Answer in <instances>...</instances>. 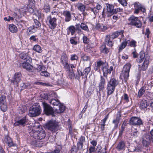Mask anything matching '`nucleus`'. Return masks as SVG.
I'll return each mask as SVG.
<instances>
[{"label": "nucleus", "mask_w": 153, "mask_h": 153, "mask_svg": "<svg viewBox=\"0 0 153 153\" xmlns=\"http://www.w3.org/2000/svg\"><path fill=\"white\" fill-rule=\"evenodd\" d=\"M101 51L102 53L106 54L108 53L109 52L108 49L105 46L102 47Z\"/></svg>", "instance_id": "nucleus-46"}, {"label": "nucleus", "mask_w": 153, "mask_h": 153, "mask_svg": "<svg viewBox=\"0 0 153 153\" xmlns=\"http://www.w3.org/2000/svg\"><path fill=\"white\" fill-rule=\"evenodd\" d=\"M77 7L78 10L82 13H84L85 11V6L82 3H78L77 4Z\"/></svg>", "instance_id": "nucleus-29"}, {"label": "nucleus", "mask_w": 153, "mask_h": 153, "mask_svg": "<svg viewBox=\"0 0 153 153\" xmlns=\"http://www.w3.org/2000/svg\"><path fill=\"white\" fill-rule=\"evenodd\" d=\"M62 149V147L61 146H58L54 151H52L51 152H49L48 153H59L60 150Z\"/></svg>", "instance_id": "nucleus-47"}, {"label": "nucleus", "mask_w": 153, "mask_h": 153, "mask_svg": "<svg viewBox=\"0 0 153 153\" xmlns=\"http://www.w3.org/2000/svg\"><path fill=\"white\" fill-rule=\"evenodd\" d=\"M115 89V87L107 84L106 88L107 97L113 94Z\"/></svg>", "instance_id": "nucleus-17"}, {"label": "nucleus", "mask_w": 153, "mask_h": 153, "mask_svg": "<svg viewBox=\"0 0 153 153\" xmlns=\"http://www.w3.org/2000/svg\"><path fill=\"white\" fill-rule=\"evenodd\" d=\"M33 50L36 52L41 53L42 51V50L40 46L38 45H35L33 48Z\"/></svg>", "instance_id": "nucleus-37"}, {"label": "nucleus", "mask_w": 153, "mask_h": 153, "mask_svg": "<svg viewBox=\"0 0 153 153\" xmlns=\"http://www.w3.org/2000/svg\"><path fill=\"white\" fill-rule=\"evenodd\" d=\"M95 150V148L94 146H91L89 149V153H94Z\"/></svg>", "instance_id": "nucleus-57"}, {"label": "nucleus", "mask_w": 153, "mask_h": 153, "mask_svg": "<svg viewBox=\"0 0 153 153\" xmlns=\"http://www.w3.org/2000/svg\"><path fill=\"white\" fill-rule=\"evenodd\" d=\"M123 31H117L114 33H113L111 36H110V38L112 39H114L117 38L118 36H121V38L123 35Z\"/></svg>", "instance_id": "nucleus-22"}, {"label": "nucleus", "mask_w": 153, "mask_h": 153, "mask_svg": "<svg viewBox=\"0 0 153 153\" xmlns=\"http://www.w3.org/2000/svg\"><path fill=\"white\" fill-rule=\"evenodd\" d=\"M37 27L33 25L28 27L27 30L29 32L31 33L35 32L37 31Z\"/></svg>", "instance_id": "nucleus-35"}, {"label": "nucleus", "mask_w": 153, "mask_h": 153, "mask_svg": "<svg viewBox=\"0 0 153 153\" xmlns=\"http://www.w3.org/2000/svg\"><path fill=\"white\" fill-rule=\"evenodd\" d=\"M105 79L102 76H101V78L99 84V90L100 91H103L105 88Z\"/></svg>", "instance_id": "nucleus-20"}, {"label": "nucleus", "mask_w": 153, "mask_h": 153, "mask_svg": "<svg viewBox=\"0 0 153 153\" xmlns=\"http://www.w3.org/2000/svg\"><path fill=\"white\" fill-rule=\"evenodd\" d=\"M96 27L99 30H103L106 29V27L103 26L102 24L101 25L99 24H98L96 25Z\"/></svg>", "instance_id": "nucleus-45"}, {"label": "nucleus", "mask_w": 153, "mask_h": 153, "mask_svg": "<svg viewBox=\"0 0 153 153\" xmlns=\"http://www.w3.org/2000/svg\"><path fill=\"white\" fill-rule=\"evenodd\" d=\"M83 40L84 43H88L89 42V39L86 36H83Z\"/></svg>", "instance_id": "nucleus-63"}, {"label": "nucleus", "mask_w": 153, "mask_h": 153, "mask_svg": "<svg viewBox=\"0 0 153 153\" xmlns=\"http://www.w3.org/2000/svg\"><path fill=\"white\" fill-rule=\"evenodd\" d=\"M121 116V114L119 113V114H118L117 115L116 119L113 120L112 123L114 124L115 127L117 128L118 126Z\"/></svg>", "instance_id": "nucleus-30"}, {"label": "nucleus", "mask_w": 153, "mask_h": 153, "mask_svg": "<svg viewBox=\"0 0 153 153\" xmlns=\"http://www.w3.org/2000/svg\"><path fill=\"white\" fill-rule=\"evenodd\" d=\"M78 59V57L75 54H71V60H77Z\"/></svg>", "instance_id": "nucleus-53"}, {"label": "nucleus", "mask_w": 153, "mask_h": 153, "mask_svg": "<svg viewBox=\"0 0 153 153\" xmlns=\"http://www.w3.org/2000/svg\"><path fill=\"white\" fill-rule=\"evenodd\" d=\"M134 6V13L135 14H137L139 13L140 11L143 13H145L146 10L145 7L143 5L139 2L137 1L135 2L133 4Z\"/></svg>", "instance_id": "nucleus-6"}, {"label": "nucleus", "mask_w": 153, "mask_h": 153, "mask_svg": "<svg viewBox=\"0 0 153 153\" xmlns=\"http://www.w3.org/2000/svg\"><path fill=\"white\" fill-rule=\"evenodd\" d=\"M27 120L26 117H25L21 119L20 120L16 121L14 123L13 125L15 126H24L25 124H26Z\"/></svg>", "instance_id": "nucleus-14"}, {"label": "nucleus", "mask_w": 153, "mask_h": 153, "mask_svg": "<svg viewBox=\"0 0 153 153\" xmlns=\"http://www.w3.org/2000/svg\"><path fill=\"white\" fill-rule=\"evenodd\" d=\"M20 56L21 58L25 60L29 57V56H27V53H21Z\"/></svg>", "instance_id": "nucleus-54"}, {"label": "nucleus", "mask_w": 153, "mask_h": 153, "mask_svg": "<svg viewBox=\"0 0 153 153\" xmlns=\"http://www.w3.org/2000/svg\"><path fill=\"white\" fill-rule=\"evenodd\" d=\"M29 133L31 137L37 140H42L44 139L46 136L45 131L43 129L39 131L35 130L32 129Z\"/></svg>", "instance_id": "nucleus-1"}, {"label": "nucleus", "mask_w": 153, "mask_h": 153, "mask_svg": "<svg viewBox=\"0 0 153 153\" xmlns=\"http://www.w3.org/2000/svg\"><path fill=\"white\" fill-rule=\"evenodd\" d=\"M41 96L43 99L47 100L49 99V97L48 94L47 93H44L41 94Z\"/></svg>", "instance_id": "nucleus-55"}, {"label": "nucleus", "mask_w": 153, "mask_h": 153, "mask_svg": "<svg viewBox=\"0 0 153 153\" xmlns=\"http://www.w3.org/2000/svg\"><path fill=\"white\" fill-rule=\"evenodd\" d=\"M146 90V87H142L139 90L138 92V95L139 97H141L144 93Z\"/></svg>", "instance_id": "nucleus-44"}, {"label": "nucleus", "mask_w": 153, "mask_h": 153, "mask_svg": "<svg viewBox=\"0 0 153 153\" xmlns=\"http://www.w3.org/2000/svg\"><path fill=\"white\" fill-rule=\"evenodd\" d=\"M131 67V65L129 63H127L124 66L123 70L120 75V78L121 79L123 80L124 79L125 81L127 80L129 76V73Z\"/></svg>", "instance_id": "nucleus-2"}, {"label": "nucleus", "mask_w": 153, "mask_h": 153, "mask_svg": "<svg viewBox=\"0 0 153 153\" xmlns=\"http://www.w3.org/2000/svg\"><path fill=\"white\" fill-rule=\"evenodd\" d=\"M102 17L105 18V17L107 16V17H109L111 16V15H110L107 12V11H106V12H105V10L104 9L103 10V11L102 12Z\"/></svg>", "instance_id": "nucleus-52"}, {"label": "nucleus", "mask_w": 153, "mask_h": 153, "mask_svg": "<svg viewBox=\"0 0 153 153\" xmlns=\"http://www.w3.org/2000/svg\"><path fill=\"white\" fill-rule=\"evenodd\" d=\"M32 144L36 147H40L42 146L43 143L42 141L34 140L32 142Z\"/></svg>", "instance_id": "nucleus-32"}, {"label": "nucleus", "mask_w": 153, "mask_h": 153, "mask_svg": "<svg viewBox=\"0 0 153 153\" xmlns=\"http://www.w3.org/2000/svg\"><path fill=\"white\" fill-rule=\"evenodd\" d=\"M80 27L83 30L88 31L89 30L88 26L85 23H82L80 25Z\"/></svg>", "instance_id": "nucleus-39"}, {"label": "nucleus", "mask_w": 153, "mask_h": 153, "mask_svg": "<svg viewBox=\"0 0 153 153\" xmlns=\"http://www.w3.org/2000/svg\"><path fill=\"white\" fill-rule=\"evenodd\" d=\"M35 14L38 17L39 19H40L42 18V13L40 11L37 10Z\"/></svg>", "instance_id": "nucleus-56"}, {"label": "nucleus", "mask_w": 153, "mask_h": 153, "mask_svg": "<svg viewBox=\"0 0 153 153\" xmlns=\"http://www.w3.org/2000/svg\"><path fill=\"white\" fill-rule=\"evenodd\" d=\"M104 63L102 62L101 61H99L97 62V65L100 68V67L102 66V67L103 66V65H104Z\"/></svg>", "instance_id": "nucleus-60"}, {"label": "nucleus", "mask_w": 153, "mask_h": 153, "mask_svg": "<svg viewBox=\"0 0 153 153\" xmlns=\"http://www.w3.org/2000/svg\"><path fill=\"white\" fill-rule=\"evenodd\" d=\"M33 125H34L33 126V128H32V127H30V130H29V131H31L32 130V129H34V128L35 129L39 128L40 127V125L39 123L38 122H35Z\"/></svg>", "instance_id": "nucleus-41"}, {"label": "nucleus", "mask_w": 153, "mask_h": 153, "mask_svg": "<svg viewBox=\"0 0 153 153\" xmlns=\"http://www.w3.org/2000/svg\"><path fill=\"white\" fill-rule=\"evenodd\" d=\"M46 126V128L53 133L56 132L59 129L58 123L54 120H50Z\"/></svg>", "instance_id": "nucleus-3"}, {"label": "nucleus", "mask_w": 153, "mask_h": 153, "mask_svg": "<svg viewBox=\"0 0 153 153\" xmlns=\"http://www.w3.org/2000/svg\"><path fill=\"white\" fill-rule=\"evenodd\" d=\"M130 125L133 126H140L143 124L141 120L137 117H132L130 120Z\"/></svg>", "instance_id": "nucleus-10"}, {"label": "nucleus", "mask_w": 153, "mask_h": 153, "mask_svg": "<svg viewBox=\"0 0 153 153\" xmlns=\"http://www.w3.org/2000/svg\"><path fill=\"white\" fill-rule=\"evenodd\" d=\"M22 67L27 70L29 71L31 70L33 67L28 62H24L22 64Z\"/></svg>", "instance_id": "nucleus-31"}, {"label": "nucleus", "mask_w": 153, "mask_h": 153, "mask_svg": "<svg viewBox=\"0 0 153 153\" xmlns=\"http://www.w3.org/2000/svg\"><path fill=\"white\" fill-rule=\"evenodd\" d=\"M63 15L65 16V21L68 22L71 19V16L70 11L65 10L63 12Z\"/></svg>", "instance_id": "nucleus-21"}, {"label": "nucleus", "mask_w": 153, "mask_h": 153, "mask_svg": "<svg viewBox=\"0 0 153 153\" xmlns=\"http://www.w3.org/2000/svg\"><path fill=\"white\" fill-rule=\"evenodd\" d=\"M43 9L45 11L46 13H48L50 11V7L46 2H44Z\"/></svg>", "instance_id": "nucleus-36"}, {"label": "nucleus", "mask_w": 153, "mask_h": 153, "mask_svg": "<svg viewBox=\"0 0 153 153\" xmlns=\"http://www.w3.org/2000/svg\"><path fill=\"white\" fill-rule=\"evenodd\" d=\"M102 70L103 72V74L104 76L106 77L108 74H111V71L113 70V67L111 66L110 67L109 69H108V65L104 64L102 67Z\"/></svg>", "instance_id": "nucleus-12"}, {"label": "nucleus", "mask_w": 153, "mask_h": 153, "mask_svg": "<svg viewBox=\"0 0 153 153\" xmlns=\"http://www.w3.org/2000/svg\"><path fill=\"white\" fill-rule=\"evenodd\" d=\"M46 22L51 29H54L57 26V19L54 17H52L51 15L47 16Z\"/></svg>", "instance_id": "nucleus-5"}, {"label": "nucleus", "mask_w": 153, "mask_h": 153, "mask_svg": "<svg viewBox=\"0 0 153 153\" xmlns=\"http://www.w3.org/2000/svg\"><path fill=\"white\" fill-rule=\"evenodd\" d=\"M106 6L107 12L111 15L116 12L114 9V6L112 5L107 4Z\"/></svg>", "instance_id": "nucleus-19"}, {"label": "nucleus", "mask_w": 153, "mask_h": 153, "mask_svg": "<svg viewBox=\"0 0 153 153\" xmlns=\"http://www.w3.org/2000/svg\"><path fill=\"white\" fill-rule=\"evenodd\" d=\"M149 104H148L147 101L146 100H142L141 101L139 107L142 110H145L146 109L147 107Z\"/></svg>", "instance_id": "nucleus-25"}, {"label": "nucleus", "mask_w": 153, "mask_h": 153, "mask_svg": "<svg viewBox=\"0 0 153 153\" xmlns=\"http://www.w3.org/2000/svg\"><path fill=\"white\" fill-rule=\"evenodd\" d=\"M9 30L10 31L13 33L17 32V28L16 26L13 24H10L9 25Z\"/></svg>", "instance_id": "nucleus-28"}, {"label": "nucleus", "mask_w": 153, "mask_h": 153, "mask_svg": "<svg viewBox=\"0 0 153 153\" xmlns=\"http://www.w3.org/2000/svg\"><path fill=\"white\" fill-rule=\"evenodd\" d=\"M145 54L144 52L143 51H141L139 53V57L136 59L137 62L140 63L143 61H144L145 59Z\"/></svg>", "instance_id": "nucleus-16"}, {"label": "nucleus", "mask_w": 153, "mask_h": 153, "mask_svg": "<svg viewBox=\"0 0 153 153\" xmlns=\"http://www.w3.org/2000/svg\"><path fill=\"white\" fill-rule=\"evenodd\" d=\"M67 30L68 35L71 34V35H73L75 33L76 28L74 26L71 25L67 28Z\"/></svg>", "instance_id": "nucleus-23"}, {"label": "nucleus", "mask_w": 153, "mask_h": 153, "mask_svg": "<svg viewBox=\"0 0 153 153\" xmlns=\"http://www.w3.org/2000/svg\"><path fill=\"white\" fill-rule=\"evenodd\" d=\"M58 108H56L55 109V112L57 114H60L62 113L64 111L65 107L63 104L61 103L59 105Z\"/></svg>", "instance_id": "nucleus-24"}, {"label": "nucleus", "mask_w": 153, "mask_h": 153, "mask_svg": "<svg viewBox=\"0 0 153 153\" xmlns=\"http://www.w3.org/2000/svg\"><path fill=\"white\" fill-rule=\"evenodd\" d=\"M110 36L107 35L106 36L105 38V41L107 43V45L111 47L113 46V42L110 40Z\"/></svg>", "instance_id": "nucleus-33"}, {"label": "nucleus", "mask_w": 153, "mask_h": 153, "mask_svg": "<svg viewBox=\"0 0 153 153\" xmlns=\"http://www.w3.org/2000/svg\"><path fill=\"white\" fill-rule=\"evenodd\" d=\"M127 42L126 41L123 42L119 47V51L120 52V51L122 50L126 46L127 44Z\"/></svg>", "instance_id": "nucleus-42"}, {"label": "nucleus", "mask_w": 153, "mask_h": 153, "mask_svg": "<svg viewBox=\"0 0 153 153\" xmlns=\"http://www.w3.org/2000/svg\"><path fill=\"white\" fill-rule=\"evenodd\" d=\"M125 146V144L124 142L121 141L118 144L116 147V149L119 151L124 150Z\"/></svg>", "instance_id": "nucleus-27"}, {"label": "nucleus", "mask_w": 153, "mask_h": 153, "mask_svg": "<svg viewBox=\"0 0 153 153\" xmlns=\"http://www.w3.org/2000/svg\"><path fill=\"white\" fill-rule=\"evenodd\" d=\"M4 141L9 147L15 146H16V144L13 142L12 139L8 136H7L5 137Z\"/></svg>", "instance_id": "nucleus-15"}, {"label": "nucleus", "mask_w": 153, "mask_h": 153, "mask_svg": "<svg viewBox=\"0 0 153 153\" xmlns=\"http://www.w3.org/2000/svg\"><path fill=\"white\" fill-rule=\"evenodd\" d=\"M91 70V65L85 69L83 71L84 78H87V75L90 72Z\"/></svg>", "instance_id": "nucleus-34"}, {"label": "nucleus", "mask_w": 153, "mask_h": 153, "mask_svg": "<svg viewBox=\"0 0 153 153\" xmlns=\"http://www.w3.org/2000/svg\"><path fill=\"white\" fill-rule=\"evenodd\" d=\"M33 0H30L29 1V4L28 5L27 9L28 11L30 13H33L34 11V10L33 8L31 7H30V6L33 4V2H31L30 1H32Z\"/></svg>", "instance_id": "nucleus-40"}, {"label": "nucleus", "mask_w": 153, "mask_h": 153, "mask_svg": "<svg viewBox=\"0 0 153 153\" xmlns=\"http://www.w3.org/2000/svg\"><path fill=\"white\" fill-rule=\"evenodd\" d=\"M22 75L20 73H16L13 76L11 82L14 85L18 86L19 83L21 80Z\"/></svg>", "instance_id": "nucleus-8"}, {"label": "nucleus", "mask_w": 153, "mask_h": 153, "mask_svg": "<svg viewBox=\"0 0 153 153\" xmlns=\"http://www.w3.org/2000/svg\"><path fill=\"white\" fill-rule=\"evenodd\" d=\"M44 111L45 114L47 115L52 114L53 113V108L49 104L45 102H42Z\"/></svg>", "instance_id": "nucleus-9"}, {"label": "nucleus", "mask_w": 153, "mask_h": 153, "mask_svg": "<svg viewBox=\"0 0 153 153\" xmlns=\"http://www.w3.org/2000/svg\"><path fill=\"white\" fill-rule=\"evenodd\" d=\"M82 58L84 61H88L90 59V57L86 55L83 56L82 57Z\"/></svg>", "instance_id": "nucleus-59"}, {"label": "nucleus", "mask_w": 153, "mask_h": 153, "mask_svg": "<svg viewBox=\"0 0 153 153\" xmlns=\"http://www.w3.org/2000/svg\"><path fill=\"white\" fill-rule=\"evenodd\" d=\"M77 72L78 73V75L77 77L78 78H79L81 76H82L83 78H84V73H82L81 71L79 70H77Z\"/></svg>", "instance_id": "nucleus-58"}, {"label": "nucleus", "mask_w": 153, "mask_h": 153, "mask_svg": "<svg viewBox=\"0 0 153 153\" xmlns=\"http://www.w3.org/2000/svg\"><path fill=\"white\" fill-rule=\"evenodd\" d=\"M0 104V108L1 110L3 112L6 111L7 109V103H1Z\"/></svg>", "instance_id": "nucleus-38"}, {"label": "nucleus", "mask_w": 153, "mask_h": 153, "mask_svg": "<svg viewBox=\"0 0 153 153\" xmlns=\"http://www.w3.org/2000/svg\"><path fill=\"white\" fill-rule=\"evenodd\" d=\"M85 141V137L84 136H81L77 144V148L79 149H82L83 143Z\"/></svg>", "instance_id": "nucleus-18"}, {"label": "nucleus", "mask_w": 153, "mask_h": 153, "mask_svg": "<svg viewBox=\"0 0 153 153\" xmlns=\"http://www.w3.org/2000/svg\"><path fill=\"white\" fill-rule=\"evenodd\" d=\"M41 108L39 106L35 107L30 108L29 111L28 115L30 117H34L39 115L41 112Z\"/></svg>", "instance_id": "nucleus-7"}, {"label": "nucleus", "mask_w": 153, "mask_h": 153, "mask_svg": "<svg viewBox=\"0 0 153 153\" xmlns=\"http://www.w3.org/2000/svg\"><path fill=\"white\" fill-rule=\"evenodd\" d=\"M142 143L143 145L145 146H147L149 145L150 143V142H147L146 140L142 139Z\"/></svg>", "instance_id": "nucleus-61"}, {"label": "nucleus", "mask_w": 153, "mask_h": 153, "mask_svg": "<svg viewBox=\"0 0 153 153\" xmlns=\"http://www.w3.org/2000/svg\"><path fill=\"white\" fill-rule=\"evenodd\" d=\"M128 20L129 25L135 26L137 28H140L142 26V23L138 17L132 16L129 18Z\"/></svg>", "instance_id": "nucleus-4"}, {"label": "nucleus", "mask_w": 153, "mask_h": 153, "mask_svg": "<svg viewBox=\"0 0 153 153\" xmlns=\"http://www.w3.org/2000/svg\"><path fill=\"white\" fill-rule=\"evenodd\" d=\"M52 96L55 99H52L49 101V103L53 105L58 106L61 103L60 101L57 99L58 97L57 95L55 93H53L52 94Z\"/></svg>", "instance_id": "nucleus-13"}, {"label": "nucleus", "mask_w": 153, "mask_h": 153, "mask_svg": "<svg viewBox=\"0 0 153 153\" xmlns=\"http://www.w3.org/2000/svg\"><path fill=\"white\" fill-rule=\"evenodd\" d=\"M139 134V132L137 131H136L133 132L131 134L134 137H137Z\"/></svg>", "instance_id": "nucleus-62"}, {"label": "nucleus", "mask_w": 153, "mask_h": 153, "mask_svg": "<svg viewBox=\"0 0 153 153\" xmlns=\"http://www.w3.org/2000/svg\"><path fill=\"white\" fill-rule=\"evenodd\" d=\"M7 103L6 96L1 95L0 97V104Z\"/></svg>", "instance_id": "nucleus-48"}, {"label": "nucleus", "mask_w": 153, "mask_h": 153, "mask_svg": "<svg viewBox=\"0 0 153 153\" xmlns=\"http://www.w3.org/2000/svg\"><path fill=\"white\" fill-rule=\"evenodd\" d=\"M143 140H145L147 141V142H150L151 141H153V140L151 138V137H150V135H148L147 134H144L142 138Z\"/></svg>", "instance_id": "nucleus-43"}, {"label": "nucleus", "mask_w": 153, "mask_h": 153, "mask_svg": "<svg viewBox=\"0 0 153 153\" xmlns=\"http://www.w3.org/2000/svg\"><path fill=\"white\" fill-rule=\"evenodd\" d=\"M22 87L24 88H30L31 87L30 84L29 82L23 83Z\"/></svg>", "instance_id": "nucleus-51"}, {"label": "nucleus", "mask_w": 153, "mask_h": 153, "mask_svg": "<svg viewBox=\"0 0 153 153\" xmlns=\"http://www.w3.org/2000/svg\"><path fill=\"white\" fill-rule=\"evenodd\" d=\"M119 82L118 80L114 78H111L107 84L116 88L118 85Z\"/></svg>", "instance_id": "nucleus-26"}, {"label": "nucleus", "mask_w": 153, "mask_h": 153, "mask_svg": "<svg viewBox=\"0 0 153 153\" xmlns=\"http://www.w3.org/2000/svg\"><path fill=\"white\" fill-rule=\"evenodd\" d=\"M70 43L73 45H76L77 44V42L75 40L74 38H71L70 39Z\"/></svg>", "instance_id": "nucleus-64"}, {"label": "nucleus", "mask_w": 153, "mask_h": 153, "mask_svg": "<svg viewBox=\"0 0 153 153\" xmlns=\"http://www.w3.org/2000/svg\"><path fill=\"white\" fill-rule=\"evenodd\" d=\"M149 58L146 57L142 64L141 65H139V70L140 71L146 70L149 64Z\"/></svg>", "instance_id": "nucleus-11"}, {"label": "nucleus", "mask_w": 153, "mask_h": 153, "mask_svg": "<svg viewBox=\"0 0 153 153\" xmlns=\"http://www.w3.org/2000/svg\"><path fill=\"white\" fill-rule=\"evenodd\" d=\"M118 1L123 7L126 6L127 4V2L126 0H118Z\"/></svg>", "instance_id": "nucleus-49"}, {"label": "nucleus", "mask_w": 153, "mask_h": 153, "mask_svg": "<svg viewBox=\"0 0 153 153\" xmlns=\"http://www.w3.org/2000/svg\"><path fill=\"white\" fill-rule=\"evenodd\" d=\"M68 76L70 79H74V72L72 71H71L69 70L68 72Z\"/></svg>", "instance_id": "nucleus-50"}]
</instances>
